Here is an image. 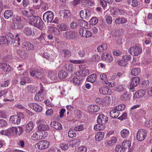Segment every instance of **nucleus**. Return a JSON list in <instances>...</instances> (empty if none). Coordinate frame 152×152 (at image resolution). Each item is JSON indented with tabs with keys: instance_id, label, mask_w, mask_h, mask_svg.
<instances>
[{
	"instance_id": "nucleus-32",
	"label": "nucleus",
	"mask_w": 152,
	"mask_h": 152,
	"mask_svg": "<svg viewBox=\"0 0 152 152\" xmlns=\"http://www.w3.org/2000/svg\"><path fill=\"white\" fill-rule=\"evenodd\" d=\"M107 48V45L106 44L103 43L100 44L97 47L98 51L102 52L106 50Z\"/></svg>"
},
{
	"instance_id": "nucleus-10",
	"label": "nucleus",
	"mask_w": 152,
	"mask_h": 152,
	"mask_svg": "<svg viewBox=\"0 0 152 152\" xmlns=\"http://www.w3.org/2000/svg\"><path fill=\"white\" fill-rule=\"evenodd\" d=\"M79 33L81 36L86 38L90 37L92 36V33L91 31L82 28H80Z\"/></svg>"
},
{
	"instance_id": "nucleus-28",
	"label": "nucleus",
	"mask_w": 152,
	"mask_h": 152,
	"mask_svg": "<svg viewBox=\"0 0 152 152\" xmlns=\"http://www.w3.org/2000/svg\"><path fill=\"white\" fill-rule=\"evenodd\" d=\"M104 133L103 132H98L96 135L95 139L96 140L98 141L102 140L104 137Z\"/></svg>"
},
{
	"instance_id": "nucleus-19",
	"label": "nucleus",
	"mask_w": 152,
	"mask_h": 152,
	"mask_svg": "<svg viewBox=\"0 0 152 152\" xmlns=\"http://www.w3.org/2000/svg\"><path fill=\"white\" fill-rule=\"evenodd\" d=\"M10 120L12 123L18 125L20 123V118L18 116L12 115L10 116Z\"/></svg>"
},
{
	"instance_id": "nucleus-12",
	"label": "nucleus",
	"mask_w": 152,
	"mask_h": 152,
	"mask_svg": "<svg viewBox=\"0 0 152 152\" xmlns=\"http://www.w3.org/2000/svg\"><path fill=\"white\" fill-rule=\"evenodd\" d=\"M101 58L102 60L105 61L107 63H111L113 59L112 55L109 53H107L105 55L104 53L102 54Z\"/></svg>"
},
{
	"instance_id": "nucleus-55",
	"label": "nucleus",
	"mask_w": 152,
	"mask_h": 152,
	"mask_svg": "<svg viewBox=\"0 0 152 152\" xmlns=\"http://www.w3.org/2000/svg\"><path fill=\"white\" fill-rule=\"evenodd\" d=\"M60 147L63 150H66L69 148L68 144L64 143H61L60 145Z\"/></svg>"
},
{
	"instance_id": "nucleus-15",
	"label": "nucleus",
	"mask_w": 152,
	"mask_h": 152,
	"mask_svg": "<svg viewBox=\"0 0 152 152\" xmlns=\"http://www.w3.org/2000/svg\"><path fill=\"white\" fill-rule=\"evenodd\" d=\"M107 117L103 114L99 115L97 118V121L98 123L105 124L108 121Z\"/></svg>"
},
{
	"instance_id": "nucleus-57",
	"label": "nucleus",
	"mask_w": 152,
	"mask_h": 152,
	"mask_svg": "<svg viewBox=\"0 0 152 152\" xmlns=\"http://www.w3.org/2000/svg\"><path fill=\"white\" fill-rule=\"evenodd\" d=\"M22 27V25L20 23H16L12 26V28L14 29H18Z\"/></svg>"
},
{
	"instance_id": "nucleus-40",
	"label": "nucleus",
	"mask_w": 152,
	"mask_h": 152,
	"mask_svg": "<svg viewBox=\"0 0 152 152\" xmlns=\"http://www.w3.org/2000/svg\"><path fill=\"white\" fill-rule=\"evenodd\" d=\"M131 143L129 140H125L122 143V145L124 149L129 148L131 146Z\"/></svg>"
},
{
	"instance_id": "nucleus-48",
	"label": "nucleus",
	"mask_w": 152,
	"mask_h": 152,
	"mask_svg": "<svg viewBox=\"0 0 152 152\" xmlns=\"http://www.w3.org/2000/svg\"><path fill=\"white\" fill-rule=\"evenodd\" d=\"M117 10L118 8L115 7H112L110 8V14L113 16L118 15Z\"/></svg>"
},
{
	"instance_id": "nucleus-3",
	"label": "nucleus",
	"mask_w": 152,
	"mask_h": 152,
	"mask_svg": "<svg viewBox=\"0 0 152 152\" xmlns=\"http://www.w3.org/2000/svg\"><path fill=\"white\" fill-rule=\"evenodd\" d=\"M79 70L76 72L77 75L84 76L89 74V70L87 69V66L85 65H80L79 66Z\"/></svg>"
},
{
	"instance_id": "nucleus-39",
	"label": "nucleus",
	"mask_w": 152,
	"mask_h": 152,
	"mask_svg": "<svg viewBox=\"0 0 152 152\" xmlns=\"http://www.w3.org/2000/svg\"><path fill=\"white\" fill-rule=\"evenodd\" d=\"M58 27L59 28V30L60 31H64L67 30L69 28L68 26L66 24L64 23H61L58 26Z\"/></svg>"
},
{
	"instance_id": "nucleus-37",
	"label": "nucleus",
	"mask_w": 152,
	"mask_h": 152,
	"mask_svg": "<svg viewBox=\"0 0 152 152\" xmlns=\"http://www.w3.org/2000/svg\"><path fill=\"white\" fill-rule=\"evenodd\" d=\"M126 88V87L124 84L119 85L114 88L115 91H122Z\"/></svg>"
},
{
	"instance_id": "nucleus-33",
	"label": "nucleus",
	"mask_w": 152,
	"mask_h": 152,
	"mask_svg": "<svg viewBox=\"0 0 152 152\" xmlns=\"http://www.w3.org/2000/svg\"><path fill=\"white\" fill-rule=\"evenodd\" d=\"M48 76L52 80L51 82H56L54 80L57 78V75L52 71L49 72Z\"/></svg>"
},
{
	"instance_id": "nucleus-60",
	"label": "nucleus",
	"mask_w": 152,
	"mask_h": 152,
	"mask_svg": "<svg viewBox=\"0 0 152 152\" xmlns=\"http://www.w3.org/2000/svg\"><path fill=\"white\" fill-rule=\"evenodd\" d=\"M98 22V20L94 17H93L90 20V23L92 25H95Z\"/></svg>"
},
{
	"instance_id": "nucleus-14",
	"label": "nucleus",
	"mask_w": 152,
	"mask_h": 152,
	"mask_svg": "<svg viewBox=\"0 0 152 152\" xmlns=\"http://www.w3.org/2000/svg\"><path fill=\"white\" fill-rule=\"evenodd\" d=\"M117 140V137H111L109 140L106 142L105 143V145L106 146H113L116 143Z\"/></svg>"
},
{
	"instance_id": "nucleus-27",
	"label": "nucleus",
	"mask_w": 152,
	"mask_h": 152,
	"mask_svg": "<svg viewBox=\"0 0 152 152\" xmlns=\"http://www.w3.org/2000/svg\"><path fill=\"white\" fill-rule=\"evenodd\" d=\"M110 116L112 118H117L119 115V112L115 107L113 108V110L110 111Z\"/></svg>"
},
{
	"instance_id": "nucleus-36",
	"label": "nucleus",
	"mask_w": 152,
	"mask_h": 152,
	"mask_svg": "<svg viewBox=\"0 0 152 152\" xmlns=\"http://www.w3.org/2000/svg\"><path fill=\"white\" fill-rule=\"evenodd\" d=\"M98 124L95 125L94 127V129L96 131L102 130L105 128L104 124H103L98 123Z\"/></svg>"
},
{
	"instance_id": "nucleus-20",
	"label": "nucleus",
	"mask_w": 152,
	"mask_h": 152,
	"mask_svg": "<svg viewBox=\"0 0 152 152\" xmlns=\"http://www.w3.org/2000/svg\"><path fill=\"white\" fill-rule=\"evenodd\" d=\"M145 91L144 90H140L137 91L134 94L133 96V99H135L143 97L145 95Z\"/></svg>"
},
{
	"instance_id": "nucleus-52",
	"label": "nucleus",
	"mask_w": 152,
	"mask_h": 152,
	"mask_svg": "<svg viewBox=\"0 0 152 152\" xmlns=\"http://www.w3.org/2000/svg\"><path fill=\"white\" fill-rule=\"evenodd\" d=\"M34 99L35 100L38 101H40L43 100L42 94L40 93H38L35 96Z\"/></svg>"
},
{
	"instance_id": "nucleus-45",
	"label": "nucleus",
	"mask_w": 152,
	"mask_h": 152,
	"mask_svg": "<svg viewBox=\"0 0 152 152\" xmlns=\"http://www.w3.org/2000/svg\"><path fill=\"white\" fill-rule=\"evenodd\" d=\"M17 54L22 59H24L26 56L27 54L23 51L19 50H17Z\"/></svg>"
},
{
	"instance_id": "nucleus-13",
	"label": "nucleus",
	"mask_w": 152,
	"mask_h": 152,
	"mask_svg": "<svg viewBox=\"0 0 152 152\" xmlns=\"http://www.w3.org/2000/svg\"><path fill=\"white\" fill-rule=\"evenodd\" d=\"M99 92L101 94L106 95H110L112 93L110 89L105 87L100 88L99 89Z\"/></svg>"
},
{
	"instance_id": "nucleus-2",
	"label": "nucleus",
	"mask_w": 152,
	"mask_h": 152,
	"mask_svg": "<svg viewBox=\"0 0 152 152\" xmlns=\"http://www.w3.org/2000/svg\"><path fill=\"white\" fill-rule=\"evenodd\" d=\"M50 145L49 141L46 140H41L39 141L35 144L36 148L40 150L46 149L48 148Z\"/></svg>"
},
{
	"instance_id": "nucleus-41",
	"label": "nucleus",
	"mask_w": 152,
	"mask_h": 152,
	"mask_svg": "<svg viewBox=\"0 0 152 152\" xmlns=\"http://www.w3.org/2000/svg\"><path fill=\"white\" fill-rule=\"evenodd\" d=\"M127 22V20L125 18L121 17L115 19V22L118 24H122L125 23Z\"/></svg>"
},
{
	"instance_id": "nucleus-56",
	"label": "nucleus",
	"mask_w": 152,
	"mask_h": 152,
	"mask_svg": "<svg viewBox=\"0 0 152 152\" xmlns=\"http://www.w3.org/2000/svg\"><path fill=\"white\" fill-rule=\"evenodd\" d=\"M45 131H40V132L39 135L40 140L46 137L47 136V133Z\"/></svg>"
},
{
	"instance_id": "nucleus-64",
	"label": "nucleus",
	"mask_w": 152,
	"mask_h": 152,
	"mask_svg": "<svg viewBox=\"0 0 152 152\" xmlns=\"http://www.w3.org/2000/svg\"><path fill=\"white\" fill-rule=\"evenodd\" d=\"M106 21L108 24H111L113 22L112 17L110 16H106L105 18Z\"/></svg>"
},
{
	"instance_id": "nucleus-42",
	"label": "nucleus",
	"mask_w": 152,
	"mask_h": 152,
	"mask_svg": "<svg viewBox=\"0 0 152 152\" xmlns=\"http://www.w3.org/2000/svg\"><path fill=\"white\" fill-rule=\"evenodd\" d=\"M85 128V126L83 124H80L77 125L75 126L74 129L75 131L79 132L84 130Z\"/></svg>"
},
{
	"instance_id": "nucleus-5",
	"label": "nucleus",
	"mask_w": 152,
	"mask_h": 152,
	"mask_svg": "<svg viewBox=\"0 0 152 152\" xmlns=\"http://www.w3.org/2000/svg\"><path fill=\"white\" fill-rule=\"evenodd\" d=\"M9 129L10 136L20 135L23 131L22 128L20 127H13Z\"/></svg>"
},
{
	"instance_id": "nucleus-22",
	"label": "nucleus",
	"mask_w": 152,
	"mask_h": 152,
	"mask_svg": "<svg viewBox=\"0 0 152 152\" xmlns=\"http://www.w3.org/2000/svg\"><path fill=\"white\" fill-rule=\"evenodd\" d=\"M100 107L96 105L91 104L88 107V109L89 111L91 112H96L100 110Z\"/></svg>"
},
{
	"instance_id": "nucleus-43",
	"label": "nucleus",
	"mask_w": 152,
	"mask_h": 152,
	"mask_svg": "<svg viewBox=\"0 0 152 152\" xmlns=\"http://www.w3.org/2000/svg\"><path fill=\"white\" fill-rule=\"evenodd\" d=\"M72 83L76 86H79L80 84V80L79 77H75L72 79Z\"/></svg>"
},
{
	"instance_id": "nucleus-9",
	"label": "nucleus",
	"mask_w": 152,
	"mask_h": 152,
	"mask_svg": "<svg viewBox=\"0 0 152 152\" xmlns=\"http://www.w3.org/2000/svg\"><path fill=\"white\" fill-rule=\"evenodd\" d=\"M140 81V78L138 77H136L132 79L130 84V87L131 91H134V88L136 87L139 84Z\"/></svg>"
},
{
	"instance_id": "nucleus-61",
	"label": "nucleus",
	"mask_w": 152,
	"mask_h": 152,
	"mask_svg": "<svg viewBox=\"0 0 152 152\" xmlns=\"http://www.w3.org/2000/svg\"><path fill=\"white\" fill-rule=\"evenodd\" d=\"M0 134L7 136L10 135L9 129L4 130H2L0 132Z\"/></svg>"
},
{
	"instance_id": "nucleus-51",
	"label": "nucleus",
	"mask_w": 152,
	"mask_h": 152,
	"mask_svg": "<svg viewBox=\"0 0 152 152\" xmlns=\"http://www.w3.org/2000/svg\"><path fill=\"white\" fill-rule=\"evenodd\" d=\"M117 64L119 66L125 67L126 66L127 64V62L123 59V60L118 61H117Z\"/></svg>"
},
{
	"instance_id": "nucleus-44",
	"label": "nucleus",
	"mask_w": 152,
	"mask_h": 152,
	"mask_svg": "<svg viewBox=\"0 0 152 152\" xmlns=\"http://www.w3.org/2000/svg\"><path fill=\"white\" fill-rule=\"evenodd\" d=\"M130 98L129 95L128 94L127 92H125L121 94V99L123 100H126L129 99Z\"/></svg>"
},
{
	"instance_id": "nucleus-38",
	"label": "nucleus",
	"mask_w": 152,
	"mask_h": 152,
	"mask_svg": "<svg viewBox=\"0 0 152 152\" xmlns=\"http://www.w3.org/2000/svg\"><path fill=\"white\" fill-rule=\"evenodd\" d=\"M67 73L64 70L61 71L58 74V77L61 79H63L67 77Z\"/></svg>"
},
{
	"instance_id": "nucleus-29",
	"label": "nucleus",
	"mask_w": 152,
	"mask_h": 152,
	"mask_svg": "<svg viewBox=\"0 0 152 152\" xmlns=\"http://www.w3.org/2000/svg\"><path fill=\"white\" fill-rule=\"evenodd\" d=\"M0 67L4 71L9 72L11 70L10 66L4 63H0Z\"/></svg>"
},
{
	"instance_id": "nucleus-7",
	"label": "nucleus",
	"mask_w": 152,
	"mask_h": 152,
	"mask_svg": "<svg viewBox=\"0 0 152 152\" xmlns=\"http://www.w3.org/2000/svg\"><path fill=\"white\" fill-rule=\"evenodd\" d=\"M147 132L143 129H140L137 134V140L140 141L144 140L147 136Z\"/></svg>"
},
{
	"instance_id": "nucleus-8",
	"label": "nucleus",
	"mask_w": 152,
	"mask_h": 152,
	"mask_svg": "<svg viewBox=\"0 0 152 152\" xmlns=\"http://www.w3.org/2000/svg\"><path fill=\"white\" fill-rule=\"evenodd\" d=\"M37 123L38 125V129L39 131H45L48 130L49 129V126L45 124L43 121L41 120L37 121Z\"/></svg>"
},
{
	"instance_id": "nucleus-62",
	"label": "nucleus",
	"mask_w": 152,
	"mask_h": 152,
	"mask_svg": "<svg viewBox=\"0 0 152 152\" xmlns=\"http://www.w3.org/2000/svg\"><path fill=\"white\" fill-rule=\"evenodd\" d=\"M7 125V122L4 119L0 120V127H4Z\"/></svg>"
},
{
	"instance_id": "nucleus-18",
	"label": "nucleus",
	"mask_w": 152,
	"mask_h": 152,
	"mask_svg": "<svg viewBox=\"0 0 152 152\" xmlns=\"http://www.w3.org/2000/svg\"><path fill=\"white\" fill-rule=\"evenodd\" d=\"M63 68L70 72H72L75 70V68L74 66L69 63L66 64L64 66Z\"/></svg>"
},
{
	"instance_id": "nucleus-16",
	"label": "nucleus",
	"mask_w": 152,
	"mask_h": 152,
	"mask_svg": "<svg viewBox=\"0 0 152 152\" xmlns=\"http://www.w3.org/2000/svg\"><path fill=\"white\" fill-rule=\"evenodd\" d=\"M29 107L34 110L37 112H40L42 110V107L39 104L35 103H32L30 104Z\"/></svg>"
},
{
	"instance_id": "nucleus-49",
	"label": "nucleus",
	"mask_w": 152,
	"mask_h": 152,
	"mask_svg": "<svg viewBox=\"0 0 152 152\" xmlns=\"http://www.w3.org/2000/svg\"><path fill=\"white\" fill-rule=\"evenodd\" d=\"M28 78L26 77H23L21 78L20 83L21 85H24L28 83Z\"/></svg>"
},
{
	"instance_id": "nucleus-35",
	"label": "nucleus",
	"mask_w": 152,
	"mask_h": 152,
	"mask_svg": "<svg viewBox=\"0 0 152 152\" xmlns=\"http://www.w3.org/2000/svg\"><path fill=\"white\" fill-rule=\"evenodd\" d=\"M96 79V75L94 74H92L87 77L86 80L88 81L93 83L95 81Z\"/></svg>"
},
{
	"instance_id": "nucleus-34",
	"label": "nucleus",
	"mask_w": 152,
	"mask_h": 152,
	"mask_svg": "<svg viewBox=\"0 0 152 152\" xmlns=\"http://www.w3.org/2000/svg\"><path fill=\"white\" fill-rule=\"evenodd\" d=\"M13 15V12L12 10H6L4 12V16L6 19H8Z\"/></svg>"
},
{
	"instance_id": "nucleus-25",
	"label": "nucleus",
	"mask_w": 152,
	"mask_h": 152,
	"mask_svg": "<svg viewBox=\"0 0 152 152\" xmlns=\"http://www.w3.org/2000/svg\"><path fill=\"white\" fill-rule=\"evenodd\" d=\"M51 127L57 130H61L62 128L61 124L59 123L56 121L52 122L50 123Z\"/></svg>"
},
{
	"instance_id": "nucleus-21",
	"label": "nucleus",
	"mask_w": 152,
	"mask_h": 152,
	"mask_svg": "<svg viewBox=\"0 0 152 152\" xmlns=\"http://www.w3.org/2000/svg\"><path fill=\"white\" fill-rule=\"evenodd\" d=\"M60 15L65 18H69L71 15L70 11L68 10H62L59 12Z\"/></svg>"
},
{
	"instance_id": "nucleus-26",
	"label": "nucleus",
	"mask_w": 152,
	"mask_h": 152,
	"mask_svg": "<svg viewBox=\"0 0 152 152\" xmlns=\"http://www.w3.org/2000/svg\"><path fill=\"white\" fill-rule=\"evenodd\" d=\"M40 132L38 131L31 133V139L33 140H40Z\"/></svg>"
},
{
	"instance_id": "nucleus-50",
	"label": "nucleus",
	"mask_w": 152,
	"mask_h": 152,
	"mask_svg": "<svg viewBox=\"0 0 152 152\" xmlns=\"http://www.w3.org/2000/svg\"><path fill=\"white\" fill-rule=\"evenodd\" d=\"M69 61L72 63L74 64H80L84 63V61L82 60H70Z\"/></svg>"
},
{
	"instance_id": "nucleus-4",
	"label": "nucleus",
	"mask_w": 152,
	"mask_h": 152,
	"mask_svg": "<svg viewBox=\"0 0 152 152\" xmlns=\"http://www.w3.org/2000/svg\"><path fill=\"white\" fill-rule=\"evenodd\" d=\"M129 52L134 56H137L142 52V48L137 46L135 45L130 47L128 50Z\"/></svg>"
},
{
	"instance_id": "nucleus-11",
	"label": "nucleus",
	"mask_w": 152,
	"mask_h": 152,
	"mask_svg": "<svg viewBox=\"0 0 152 152\" xmlns=\"http://www.w3.org/2000/svg\"><path fill=\"white\" fill-rule=\"evenodd\" d=\"M63 34L68 39H75L77 36V33L74 31H67L64 33Z\"/></svg>"
},
{
	"instance_id": "nucleus-47",
	"label": "nucleus",
	"mask_w": 152,
	"mask_h": 152,
	"mask_svg": "<svg viewBox=\"0 0 152 152\" xmlns=\"http://www.w3.org/2000/svg\"><path fill=\"white\" fill-rule=\"evenodd\" d=\"M7 43V40L6 37L1 36L0 37V45H3Z\"/></svg>"
},
{
	"instance_id": "nucleus-59",
	"label": "nucleus",
	"mask_w": 152,
	"mask_h": 152,
	"mask_svg": "<svg viewBox=\"0 0 152 152\" xmlns=\"http://www.w3.org/2000/svg\"><path fill=\"white\" fill-rule=\"evenodd\" d=\"M87 148L85 146H80L78 148V151L79 152H87Z\"/></svg>"
},
{
	"instance_id": "nucleus-1",
	"label": "nucleus",
	"mask_w": 152,
	"mask_h": 152,
	"mask_svg": "<svg viewBox=\"0 0 152 152\" xmlns=\"http://www.w3.org/2000/svg\"><path fill=\"white\" fill-rule=\"evenodd\" d=\"M29 24L40 28L43 22L39 17L32 15L29 16Z\"/></svg>"
},
{
	"instance_id": "nucleus-17",
	"label": "nucleus",
	"mask_w": 152,
	"mask_h": 152,
	"mask_svg": "<svg viewBox=\"0 0 152 152\" xmlns=\"http://www.w3.org/2000/svg\"><path fill=\"white\" fill-rule=\"evenodd\" d=\"M48 30L50 32L55 35L58 36L60 34L59 30L56 27L49 26L48 28Z\"/></svg>"
},
{
	"instance_id": "nucleus-54",
	"label": "nucleus",
	"mask_w": 152,
	"mask_h": 152,
	"mask_svg": "<svg viewBox=\"0 0 152 152\" xmlns=\"http://www.w3.org/2000/svg\"><path fill=\"white\" fill-rule=\"evenodd\" d=\"M115 151L116 152H125L123 148L121 146L119 145H116Z\"/></svg>"
},
{
	"instance_id": "nucleus-30",
	"label": "nucleus",
	"mask_w": 152,
	"mask_h": 152,
	"mask_svg": "<svg viewBox=\"0 0 152 152\" xmlns=\"http://www.w3.org/2000/svg\"><path fill=\"white\" fill-rule=\"evenodd\" d=\"M111 102V99L109 96H106L103 99L102 106H106L110 104Z\"/></svg>"
},
{
	"instance_id": "nucleus-31",
	"label": "nucleus",
	"mask_w": 152,
	"mask_h": 152,
	"mask_svg": "<svg viewBox=\"0 0 152 152\" xmlns=\"http://www.w3.org/2000/svg\"><path fill=\"white\" fill-rule=\"evenodd\" d=\"M121 137L124 138L128 137L129 135V131L127 129H124L120 132Z\"/></svg>"
},
{
	"instance_id": "nucleus-6",
	"label": "nucleus",
	"mask_w": 152,
	"mask_h": 152,
	"mask_svg": "<svg viewBox=\"0 0 152 152\" xmlns=\"http://www.w3.org/2000/svg\"><path fill=\"white\" fill-rule=\"evenodd\" d=\"M54 18L53 13L50 11H48L45 12L43 15V19L47 23L51 22Z\"/></svg>"
},
{
	"instance_id": "nucleus-24",
	"label": "nucleus",
	"mask_w": 152,
	"mask_h": 152,
	"mask_svg": "<svg viewBox=\"0 0 152 152\" xmlns=\"http://www.w3.org/2000/svg\"><path fill=\"white\" fill-rule=\"evenodd\" d=\"M78 24L81 27L86 29H88L90 27L88 23L86 21L82 19L79 20L77 21Z\"/></svg>"
},
{
	"instance_id": "nucleus-63",
	"label": "nucleus",
	"mask_w": 152,
	"mask_h": 152,
	"mask_svg": "<svg viewBox=\"0 0 152 152\" xmlns=\"http://www.w3.org/2000/svg\"><path fill=\"white\" fill-rule=\"evenodd\" d=\"M77 22L75 20L72 21L70 24V27L72 29H75L77 27Z\"/></svg>"
},
{
	"instance_id": "nucleus-23",
	"label": "nucleus",
	"mask_w": 152,
	"mask_h": 152,
	"mask_svg": "<svg viewBox=\"0 0 152 152\" xmlns=\"http://www.w3.org/2000/svg\"><path fill=\"white\" fill-rule=\"evenodd\" d=\"M7 39V43L8 42L11 44H13L15 42V40L14 39V37L13 34L11 33H9L6 36Z\"/></svg>"
},
{
	"instance_id": "nucleus-53",
	"label": "nucleus",
	"mask_w": 152,
	"mask_h": 152,
	"mask_svg": "<svg viewBox=\"0 0 152 152\" xmlns=\"http://www.w3.org/2000/svg\"><path fill=\"white\" fill-rule=\"evenodd\" d=\"M125 105L124 104H121L115 107L116 108V110H117L119 112V111H123L125 108Z\"/></svg>"
},
{
	"instance_id": "nucleus-46",
	"label": "nucleus",
	"mask_w": 152,
	"mask_h": 152,
	"mask_svg": "<svg viewBox=\"0 0 152 152\" xmlns=\"http://www.w3.org/2000/svg\"><path fill=\"white\" fill-rule=\"evenodd\" d=\"M140 70L139 68H134L132 69L131 74L134 76H137L140 73Z\"/></svg>"
},
{
	"instance_id": "nucleus-58",
	"label": "nucleus",
	"mask_w": 152,
	"mask_h": 152,
	"mask_svg": "<svg viewBox=\"0 0 152 152\" xmlns=\"http://www.w3.org/2000/svg\"><path fill=\"white\" fill-rule=\"evenodd\" d=\"M68 136L70 138H73L76 136V134L73 130H70L68 132Z\"/></svg>"
}]
</instances>
